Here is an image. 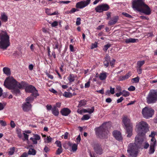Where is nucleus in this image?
I'll list each match as a JSON object with an SVG mask.
<instances>
[{
	"mask_svg": "<svg viewBox=\"0 0 157 157\" xmlns=\"http://www.w3.org/2000/svg\"><path fill=\"white\" fill-rule=\"evenodd\" d=\"M138 133L135 138L134 143L128 145V152L129 157H136L138 153V148L145 138V134L149 130L148 124L144 121L139 122L136 125Z\"/></svg>",
	"mask_w": 157,
	"mask_h": 157,
	"instance_id": "f257e3e1",
	"label": "nucleus"
},
{
	"mask_svg": "<svg viewBox=\"0 0 157 157\" xmlns=\"http://www.w3.org/2000/svg\"><path fill=\"white\" fill-rule=\"evenodd\" d=\"M4 86L7 88L12 90L13 93L16 94L20 93L19 89H22L24 87L21 83H18L13 77H9L5 80Z\"/></svg>",
	"mask_w": 157,
	"mask_h": 157,
	"instance_id": "f03ea898",
	"label": "nucleus"
},
{
	"mask_svg": "<svg viewBox=\"0 0 157 157\" xmlns=\"http://www.w3.org/2000/svg\"><path fill=\"white\" fill-rule=\"evenodd\" d=\"M132 5L135 10L147 15L151 13V10L149 7L145 3L144 0H134L133 2Z\"/></svg>",
	"mask_w": 157,
	"mask_h": 157,
	"instance_id": "7ed1b4c3",
	"label": "nucleus"
},
{
	"mask_svg": "<svg viewBox=\"0 0 157 157\" xmlns=\"http://www.w3.org/2000/svg\"><path fill=\"white\" fill-rule=\"evenodd\" d=\"M10 37L6 31L0 33V49H6L10 44Z\"/></svg>",
	"mask_w": 157,
	"mask_h": 157,
	"instance_id": "20e7f679",
	"label": "nucleus"
},
{
	"mask_svg": "<svg viewBox=\"0 0 157 157\" xmlns=\"http://www.w3.org/2000/svg\"><path fill=\"white\" fill-rule=\"evenodd\" d=\"M122 122L125 126L128 137H130L132 135V125L130 122L129 119L126 116H124L122 119Z\"/></svg>",
	"mask_w": 157,
	"mask_h": 157,
	"instance_id": "39448f33",
	"label": "nucleus"
},
{
	"mask_svg": "<svg viewBox=\"0 0 157 157\" xmlns=\"http://www.w3.org/2000/svg\"><path fill=\"white\" fill-rule=\"evenodd\" d=\"M106 123H104L100 127L95 129L96 134L100 138H106L109 133L107 130Z\"/></svg>",
	"mask_w": 157,
	"mask_h": 157,
	"instance_id": "423d86ee",
	"label": "nucleus"
},
{
	"mask_svg": "<svg viewBox=\"0 0 157 157\" xmlns=\"http://www.w3.org/2000/svg\"><path fill=\"white\" fill-rule=\"evenodd\" d=\"M147 102L148 104H153L157 101V90H150L146 97Z\"/></svg>",
	"mask_w": 157,
	"mask_h": 157,
	"instance_id": "0eeeda50",
	"label": "nucleus"
},
{
	"mask_svg": "<svg viewBox=\"0 0 157 157\" xmlns=\"http://www.w3.org/2000/svg\"><path fill=\"white\" fill-rule=\"evenodd\" d=\"M142 113L144 117L148 119L152 117L154 113V110L152 108L145 107L142 109Z\"/></svg>",
	"mask_w": 157,
	"mask_h": 157,
	"instance_id": "6e6552de",
	"label": "nucleus"
},
{
	"mask_svg": "<svg viewBox=\"0 0 157 157\" xmlns=\"http://www.w3.org/2000/svg\"><path fill=\"white\" fill-rule=\"evenodd\" d=\"M25 91L26 92L31 93L32 96L36 98L39 95L38 91L35 87L32 85L27 86L25 88Z\"/></svg>",
	"mask_w": 157,
	"mask_h": 157,
	"instance_id": "1a4fd4ad",
	"label": "nucleus"
},
{
	"mask_svg": "<svg viewBox=\"0 0 157 157\" xmlns=\"http://www.w3.org/2000/svg\"><path fill=\"white\" fill-rule=\"evenodd\" d=\"M91 145L93 148L94 151L97 154L101 155L103 153V150L100 144L94 142Z\"/></svg>",
	"mask_w": 157,
	"mask_h": 157,
	"instance_id": "9d476101",
	"label": "nucleus"
},
{
	"mask_svg": "<svg viewBox=\"0 0 157 157\" xmlns=\"http://www.w3.org/2000/svg\"><path fill=\"white\" fill-rule=\"evenodd\" d=\"M91 0H83L76 3V7L77 8L82 9L87 6L90 3Z\"/></svg>",
	"mask_w": 157,
	"mask_h": 157,
	"instance_id": "9b49d317",
	"label": "nucleus"
},
{
	"mask_svg": "<svg viewBox=\"0 0 157 157\" xmlns=\"http://www.w3.org/2000/svg\"><path fill=\"white\" fill-rule=\"evenodd\" d=\"M109 8V6L107 4H103L97 6L95 8V10L97 12L101 13L108 10Z\"/></svg>",
	"mask_w": 157,
	"mask_h": 157,
	"instance_id": "f8f14e48",
	"label": "nucleus"
},
{
	"mask_svg": "<svg viewBox=\"0 0 157 157\" xmlns=\"http://www.w3.org/2000/svg\"><path fill=\"white\" fill-rule=\"evenodd\" d=\"M113 136L117 140L119 141L122 140L123 137L121 132L119 131L115 130L113 132Z\"/></svg>",
	"mask_w": 157,
	"mask_h": 157,
	"instance_id": "ddd939ff",
	"label": "nucleus"
},
{
	"mask_svg": "<svg viewBox=\"0 0 157 157\" xmlns=\"http://www.w3.org/2000/svg\"><path fill=\"white\" fill-rule=\"evenodd\" d=\"M22 107L24 111L28 112L31 109L32 105L31 104L27 103L26 102H25L22 104Z\"/></svg>",
	"mask_w": 157,
	"mask_h": 157,
	"instance_id": "4468645a",
	"label": "nucleus"
},
{
	"mask_svg": "<svg viewBox=\"0 0 157 157\" xmlns=\"http://www.w3.org/2000/svg\"><path fill=\"white\" fill-rule=\"evenodd\" d=\"M119 20V17L118 16H115L111 18L108 22V25H112L115 24Z\"/></svg>",
	"mask_w": 157,
	"mask_h": 157,
	"instance_id": "2eb2a0df",
	"label": "nucleus"
},
{
	"mask_svg": "<svg viewBox=\"0 0 157 157\" xmlns=\"http://www.w3.org/2000/svg\"><path fill=\"white\" fill-rule=\"evenodd\" d=\"M71 112V110L67 108L62 109L60 111V113L63 116H67Z\"/></svg>",
	"mask_w": 157,
	"mask_h": 157,
	"instance_id": "dca6fc26",
	"label": "nucleus"
},
{
	"mask_svg": "<svg viewBox=\"0 0 157 157\" xmlns=\"http://www.w3.org/2000/svg\"><path fill=\"white\" fill-rule=\"evenodd\" d=\"M30 139L32 141L33 144H36L37 143V140H39L40 139V137L37 134H34L33 137H31Z\"/></svg>",
	"mask_w": 157,
	"mask_h": 157,
	"instance_id": "f3484780",
	"label": "nucleus"
},
{
	"mask_svg": "<svg viewBox=\"0 0 157 157\" xmlns=\"http://www.w3.org/2000/svg\"><path fill=\"white\" fill-rule=\"evenodd\" d=\"M156 146V142H151L149 152V154H152L154 153L155 151V147Z\"/></svg>",
	"mask_w": 157,
	"mask_h": 157,
	"instance_id": "a211bd4d",
	"label": "nucleus"
},
{
	"mask_svg": "<svg viewBox=\"0 0 157 157\" xmlns=\"http://www.w3.org/2000/svg\"><path fill=\"white\" fill-rule=\"evenodd\" d=\"M110 59V57L108 55H106L104 58L105 60L103 62L104 66L106 67H107L108 66Z\"/></svg>",
	"mask_w": 157,
	"mask_h": 157,
	"instance_id": "6ab92c4d",
	"label": "nucleus"
},
{
	"mask_svg": "<svg viewBox=\"0 0 157 157\" xmlns=\"http://www.w3.org/2000/svg\"><path fill=\"white\" fill-rule=\"evenodd\" d=\"M0 19L2 21L5 22L8 21V17L5 13L3 12L1 13Z\"/></svg>",
	"mask_w": 157,
	"mask_h": 157,
	"instance_id": "aec40b11",
	"label": "nucleus"
},
{
	"mask_svg": "<svg viewBox=\"0 0 157 157\" xmlns=\"http://www.w3.org/2000/svg\"><path fill=\"white\" fill-rule=\"evenodd\" d=\"M68 145L71 147L72 151L73 152H75L77 149L78 144H73L70 142L68 143Z\"/></svg>",
	"mask_w": 157,
	"mask_h": 157,
	"instance_id": "412c9836",
	"label": "nucleus"
},
{
	"mask_svg": "<svg viewBox=\"0 0 157 157\" xmlns=\"http://www.w3.org/2000/svg\"><path fill=\"white\" fill-rule=\"evenodd\" d=\"M108 74L106 72L101 73L99 75V78L101 80H105L106 79Z\"/></svg>",
	"mask_w": 157,
	"mask_h": 157,
	"instance_id": "4be33fe9",
	"label": "nucleus"
},
{
	"mask_svg": "<svg viewBox=\"0 0 157 157\" xmlns=\"http://www.w3.org/2000/svg\"><path fill=\"white\" fill-rule=\"evenodd\" d=\"M110 90H107L105 92V94L106 95L109 96L110 95V94H113L115 93V89L114 88H113L112 87L110 86Z\"/></svg>",
	"mask_w": 157,
	"mask_h": 157,
	"instance_id": "5701e85b",
	"label": "nucleus"
},
{
	"mask_svg": "<svg viewBox=\"0 0 157 157\" xmlns=\"http://www.w3.org/2000/svg\"><path fill=\"white\" fill-rule=\"evenodd\" d=\"M138 41L137 39L130 38L126 39L125 42L127 44H128L129 43H134Z\"/></svg>",
	"mask_w": 157,
	"mask_h": 157,
	"instance_id": "b1692460",
	"label": "nucleus"
},
{
	"mask_svg": "<svg viewBox=\"0 0 157 157\" xmlns=\"http://www.w3.org/2000/svg\"><path fill=\"white\" fill-rule=\"evenodd\" d=\"M52 113L55 116H58L59 114V111L58 109L55 107H53L52 109Z\"/></svg>",
	"mask_w": 157,
	"mask_h": 157,
	"instance_id": "393cba45",
	"label": "nucleus"
},
{
	"mask_svg": "<svg viewBox=\"0 0 157 157\" xmlns=\"http://www.w3.org/2000/svg\"><path fill=\"white\" fill-rule=\"evenodd\" d=\"M155 134V132H152L151 134L149 135V136L151 137V142H156L155 139L154 137Z\"/></svg>",
	"mask_w": 157,
	"mask_h": 157,
	"instance_id": "a878e982",
	"label": "nucleus"
},
{
	"mask_svg": "<svg viewBox=\"0 0 157 157\" xmlns=\"http://www.w3.org/2000/svg\"><path fill=\"white\" fill-rule=\"evenodd\" d=\"M4 73L7 75H9L10 74V68L8 67H5L3 68Z\"/></svg>",
	"mask_w": 157,
	"mask_h": 157,
	"instance_id": "bb28decb",
	"label": "nucleus"
},
{
	"mask_svg": "<svg viewBox=\"0 0 157 157\" xmlns=\"http://www.w3.org/2000/svg\"><path fill=\"white\" fill-rule=\"evenodd\" d=\"M67 79L69 81L70 83H71L73 82L75 80V77L74 75L71 74L68 77Z\"/></svg>",
	"mask_w": 157,
	"mask_h": 157,
	"instance_id": "cd10ccee",
	"label": "nucleus"
},
{
	"mask_svg": "<svg viewBox=\"0 0 157 157\" xmlns=\"http://www.w3.org/2000/svg\"><path fill=\"white\" fill-rule=\"evenodd\" d=\"M86 101L84 100H82L79 102V103L78 105V107H81L84 106L86 105Z\"/></svg>",
	"mask_w": 157,
	"mask_h": 157,
	"instance_id": "c85d7f7f",
	"label": "nucleus"
},
{
	"mask_svg": "<svg viewBox=\"0 0 157 157\" xmlns=\"http://www.w3.org/2000/svg\"><path fill=\"white\" fill-rule=\"evenodd\" d=\"M145 61L144 60L141 61H138L137 62L136 67L141 68V67L145 63Z\"/></svg>",
	"mask_w": 157,
	"mask_h": 157,
	"instance_id": "c756f323",
	"label": "nucleus"
},
{
	"mask_svg": "<svg viewBox=\"0 0 157 157\" xmlns=\"http://www.w3.org/2000/svg\"><path fill=\"white\" fill-rule=\"evenodd\" d=\"M53 48L54 49H57L60 52V47L59 46V44L58 42L56 41L54 43V44L53 45Z\"/></svg>",
	"mask_w": 157,
	"mask_h": 157,
	"instance_id": "7c9ffc66",
	"label": "nucleus"
},
{
	"mask_svg": "<svg viewBox=\"0 0 157 157\" xmlns=\"http://www.w3.org/2000/svg\"><path fill=\"white\" fill-rule=\"evenodd\" d=\"M36 153L35 150L33 148H30L29 149L28 153L29 155H35Z\"/></svg>",
	"mask_w": 157,
	"mask_h": 157,
	"instance_id": "2f4dec72",
	"label": "nucleus"
},
{
	"mask_svg": "<svg viewBox=\"0 0 157 157\" xmlns=\"http://www.w3.org/2000/svg\"><path fill=\"white\" fill-rule=\"evenodd\" d=\"M16 133L18 136L20 138L22 137V132L21 130L20 129H17L16 130Z\"/></svg>",
	"mask_w": 157,
	"mask_h": 157,
	"instance_id": "473e14b6",
	"label": "nucleus"
},
{
	"mask_svg": "<svg viewBox=\"0 0 157 157\" xmlns=\"http://www.w3.org/2000/svg\"><path fill=\"white\" fill-rule=\"evenodd\" d=\"M44 142L45 143H48L52 142V138L50 136H47L44 139Z\"/></svg>",
	"mask_w": 157,
	"mask_h": 157,
	"instance_id": "72a5a7b5",
	"label": "nucleus"
},
{
	"mask_svg": "<svg viewBox=\"0 0 157 157\" xmlns=\"http://www.w3.org/2000/svg\"><path fill=\"white\" fill-rule=\"evenodd\" d=\"M34 100L33 98L31 97H27L26 99V101L27 103L30 104Z\"/></svg>",
	"mask_w": 157,
	"mask_h": 157,
	"instance_id": "f704fd0d",
	"label": "nucleus"
},
{
	"mask_svg": "<svg viewBox=\"0 0 157 157\" xmlns=\"http://www.w3.org/2000/svg\"><path fill=\"white\" fill-rule=\"evenodd\" d=\"M63 95L66 97L70 98L72 96V94L71 93L65 92L63 94Z\"/></svg>",
	"mask_w": 157,
	"mask_h": 157,
	"instance_id": "c9c22d12",
	"label": "nucleus"
},
{
	"mask_svg": "<svg viewBox=\"0 0 157 157\" xmlns=\"http://www.w3.org/2000/svg\"><path fill=\"white\" fill-rule=\"evenodd\" d=\"M90 116L88 114L84 115L81 118L82 120H86L90 118Z\"/></svg>",
	"mask_w": 157,
	"mask_h": 157,
	"instance_id": "e433bc0d",
	"label": "nucleus"
},
{
	"mask_svg": "<svg viewBox=\"0 0 157 157\" xmlns=\"http://www.w3.org/2000/svg\"><path fill=\"white\" fill-rule=\"evenodd\" d=\"M15 151V147H13L10 148L9 149V151L8 152V153L9 155H13Z\"/></svg>",
	"mask_w": 157,
	"mask_h": 157,
	"instance_id": "4c0bfd02",
	"label": "nucleus"
},
{
	"mask_svg": "<svg viewBox=\"0 0 157 157\" xmlns=\"http://www.w3.org/2000/svg\"><path fill=\"white\" fill-rule=\"evenodd\" d=\"M122 93L123 96L125 97L128 96L130 94L129 92L125 90H123Z\"/></svg>",
	"mask_w": 157,
	"mask_h": 157,
	"instance_id": "58836bf2",
	"label": "nucleus"
},
{
	"mask_svg": "<svg viewBox=\"0 0 157 157\" xmlns=\"http://www.w3.org/2000/svg\"><path fill=\"white\" fill-rule=\"evenodd\" d=\"M98 47V43L97 42H95L94 44H92L90 47L91 49H93L95 48Z\"/></svg>",
	"mask_w": 157,
	"mask_h": 157,
	"instance_id": "ea45409f",
	"label": "nucleus"
},
{
	"mask_svg": "<svg viewBox=\"0 0 157 157\" xmlns=\"http://www.w3.org/2000/svg\"><path fill=\"white\" fill-rule=\"evenodd\" d=\"M94 110V107H92L91 109L88 108L87 109V113L91 114L93 113Z\"/></svg>",
	"mask_w": 157,
	"mask_h": 157,
	"instance_id": "a19ab883",
	"label": "nucleus"
},
{
	"mask_svg": "<svg viewBox=\"0 0 157 157\" xmlns=\"http://www.w3.org/2000/svg\"><path fill=\"white\" fill-rule=\"evenodd\" d=\"M0 124L2 126L5 127L7 125L6 122L2 120H0Z\"/></svg>",
	"mask_w": 157,
	"mask_h": 157,
	"instance_id": "79ce46f5",
	"label": "nucleus"
},
{
	"mask_svg": "<svg viewBox=\"0 0 157 157\" xmlns=\"http://www.w3.org/2000/svg\"><path fill=\"white\" fill-rule=\"evenodd\" d=\"M46 13L49 15H51L52 13L51 12V10L48 8L45 9Z\"/></svg>",
	"mask_w": 157,
	"mask_h": 157,
	"instance_id": "37998d69",
	"label": "nucleus"
},
{
	"mask_svg": "<svg viewBox=\"0 0 157 157\" xmlns=\"http://www.w3.org/2000/svg\"><path fill=\"white\" fill-rule=\"evenodd\" d=\"M62 152V147H59L58 149L57 150L56 154L57 155H59Z\"/></svg>",
	"mask_w": 157,
	"mask_h": 157,
	"instance_id": "c03bdc74",
	"label": "nucleus"
},
{
	"mask_svg": "<svg viewBox=\"0 0 157 157\" xmlns=\"http://www.w3.org/2000/svg\"><path fill=\"white\" fill-rule=\"evenodd\" d=\"M140 78L138 77L134 78L132 79V80L133 81V82L135 83H137L139 81Z\"/></svg>",
	"mask_w": 157,
	"mask_h": 157,
	"instance_id": "a18cd8bd",
	"label": "nucleus"
},
{
	"mask_svg": "<svg viewBox=\"0 0 157 157\" xmlns=\"http://www.w3.org/2000/svg\"><path fill=\"white\" fill-rule=\"evenodd\" d=\"M78 11V9L75 8H73L69 11V13H73L76 11Z\"/></svg>",
	"mask_w": 157,
	"mask_h": 157,
	"instance_id": "49530a36",
	"label": "nucleus"
},
{
	"mask_svg": "<svg viewBox=\"0 0 157 157\" xmlns=\"http://www.w3.org/2000/svg\"><path fill=\"white\" fill-rule=\"evenodd\" d=\"M55 144L57 145V146L59 147H61L62 145L61 144L60 141L59 140H57L55 142Z\"/></svg>",
	"mask_w": 157,
	"mask_h": 157,
	"instance_id": "de8ad7c7",
	"label": "nucleus"
},
{
	"mask_svg": "<svg viewBox=\"0 0 157 157\" xmlns=\"http://www.w3.org/2000/svg\"><path fill=\"white\" fill-rule=\"evenodd\" d=\"M110 44H106L105 45L104 48L103 49V50L104 51H106L107 50L108 48L109 47H110Z\"/></svg>",
	"mask_w": 157,
	"mask_h": 157,
	"instance_id": "09e8293b",
	"label": "nucleus"
},
{
	"mask_svg": "<svg viewBox=\"0 0 157 157\" xmlns=\"http://www.w3.org/2000/svg\"><path fill=\"white\" fill-rule=\"evenodd\" d=\"M90 80L89 79V81L85 84L84 86L85 88H89L90 86Z\"/></svg>",
	"mask_w": 157,
	"mask_h": 157,
	"instance_id": "8fccbe9b",
	"label": "nucleus"
},
{
	"mask_svg": "<svg viewBox=\"0 0 157 157\" xmlns=\"http://www.w3.org/2000/svg\"><path fill=\"white\" fill-rule=\"evenodd\" d=\"M11 127L12 128H14L16 126V124L13 121H11L10 123Z\"/></svg>",
	"mask_w": 157,
	"mask_h": 157,
	"instance_id": "3c124183",
	"label": "nucleus"
},
{
	"mask_svg": "<svg viewBox=\"0 0 157 157\" xmlns=\"http://www.w3.org/2000/svg\"><path fill=\"white\" fill-rule=\"evenodd\" d=\"M81 18L79 17H78L77 18L76 21V25H79L81 24Z\"/></svg>",
	"mask_w": 157,
	"mask_h": 157,
	"instance_id": "603ef678",
	"label": "nucleus"
},
{
	"mask_svg": "<svg viewBox=\"0 0 157 157\" xmlns=\"http://www.w3.org/2000/svg\"><path fill=\"white\" fill-rule=\"evenodd\" d=\"M122 14L124 15L125 17L128 18H131L132 17L131 15L125 12L122 13Z\"/></svg>",
	"mask_w": 157,
	"mask_h": 157,
	"instance_id": "864d4df0",
	"label": "nucleus"
},
{
	"mask_svg": "<svg viewBox=\"0 0 157 157\" xmlns=\"http://www.w3.org/2000/svg\"><path fill=\"white\" fill-rule=\"evenodd\" d=\"M135 88L134 86H130L128 88V90L130 91H133L135 90Z\"/></svg>",
	"mask_w": 157,
	"mask_h": 157,
	"instance_id": "5fc2aeb1",
	"label": "nucleus"
},
{
	"mask_svg": "<svg viewBox=\"0 0 157 157\" xmlns=\"http://www.w3.org/2000/svg\"><path fill=\"white\" fill-rule=\"evenodd\" d=\"M81 140V137L80 135H79L76 138V142L77 143V144H78L79 143H80V141Z\"/></svg>",
	"mask_w": 157,
	"mask_h": 157,
	"instance_id": "6e6d98bb",
	"label": "nucleus"
},
{
	"mask_svg": "<svg viewBox=\"0 0 157 157\" xmlns=\"http://www.w3.org/2000/svg\"><path fill=\"white\" fill-rule=\"evenodd\" d=\"M136 69L137 72L139 74H140L142 73V70L141 68L136 67Z\"/></svg>",
	"mask_w": 157,
	"mask_h": 157,
	"instance_id": "4d7b16f0",
	"label": "nucleus"
},
{
	"mask_svg": "<svg viewBox=\"0 0 157 157\" xmlns=\"http://www.w3.org/2000/svg\"><path fill=\"white\" fill-rule=\"evenodd\" d=\"M115 60L114 59H113V60H112V61H110L109 62H110V65L112 67H113L115 63Z\"/></svg>",
	"mask_w": 157,
	"mask_h": 157,
	"instance_id": "13d9d810",
	"label": "nucleus"
},
{
	"mask_svg": "<svg viewBox=\"0 0 157 157\" xmlns=\"http://www.w3.org/2000/svg\"><path fill=\"white\" fill-rule=\"evenodd\" d=\"M126 79L124 76H120L119 78V81H123Z\"/></svg>",
	"mask_w": 157,
	"mask_h": 157,
	"instance_id": "bf43d9fd",
	"label": "nucleus"
},
{
	"mask_svg": "<svg viewBox=\"0 0 157 157\" xmlns=\"http://www.w3.org/2000/svg\"><path fill=\"white\" fill-rule=\"evenodd\" d=\"M5 105L3 104L2 103L0 102V111L3 110L5 107Z\"/></svg>",
	"mask_w": 157,
	"mask_h": 157,
	"instance_id": "052dcab7",
	"label": "nucleus"
},
{
	"mask_svg": "<svg viewBox=\"0 0 157 157\" xmlns=\"http://www.w3.org/2000/svg\"><path fill=\"white\" fill-rule=\"evenodd\" d=\"M61 105V103L60 102H58L57 103L56 105L54 106L53 107H55L56 108H60Z\"/></svg>",
	"mask_w": 157,
	"mask_h": 157,
	"instance_id": "680f3d73",
	"label": "nucleus"
},
{
	"mask_svg": "<svg viewBox=\"0 0 157 157\" xmlns=\"http://www.w3.org/2000/svg\"><path fill=\"white\" fill-rule=\"evenodd\" d=\"M23 135L24 136V138L25 139H23V140H28V137H29L28 135L25 134V133H23Z\"/></svg>",
	"mask_w": 157,
	"mask_h": 157,
	"instance_id": "e2e57ef3",
	"label": "nucleus"
},
{
	"mask_svg": "<svg viewBox=\"0 0 157 157\" xmlns=\"http://www.w3.org/2000/svg\"><path fill=\"white\" fill-rule=\"evenodd\" d=\"M58 23L56 21H54L52 24V27H55L58 25Z\"/></svg>",
	"mask_w": 157,
	"mask_h": 157,
	"instance_id": "0e129e2a",
	"label": "nucleus"
},
{
	"mask_svg": "<svg viewBox=\"0 0 157 157\" xmlns=\"http://www.w3.org/2000/svg\"><path fill=\"white\" fill-rule=\"evenodd\" d=\"M124 100V98L123 97H121L117 100V103H118L121 102Z\"/></svg>",
	"mask_w": 157,
	"mask_h": 157,
	"instance_id": "69168bd1",
	"label": "nucleus"
},
{
	"mask_svg": "<svg viewBox=\"0 0 157 157\" xmlns=\"http://www.w3.org/2000/svg\"><path fill=\"white\" fill-rule=\"evenodd\" d=\"M44 151L47 153L49 151V149L46 146H45L44 149Z\"/></svg>",
	"mask_w": 157,
	"mask_h": 157,
	"instance_id": "338daca9",
	"label": "nucleus"
},
{
	"mask_svg": "<svg viewBox=\"0 0 157 157\" xmlns=\"http://www.w3.org/2000/svg\"><path fill=\"white\" fill-rule=\"evenodd\" d=\"M28 156V154L26 152L24 153L20 157H27Z\"/></svg>",
	"mask_w": 157,
	"mask_h": 157,
	"instance_id": "774afa93",
	"label": "nucleus"
}]
</instances>
